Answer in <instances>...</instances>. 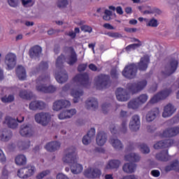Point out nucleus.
Listing matches in <instances>:
<instances>
[{
	"mask_svg": "<svg viewBox=\"0 0 179 179\" xmlns=\"http://www.w3.org/2000/svg\"><path fill=\"white\" fill-rule=\"evenodd\" d=\"M65 111L67 118H72V117L76 114V109L66 110Z\"/></svg>",
	"mask_w": 179,
	"mask_h": 179,
	"instance_id": "603ef678",
	"label": "nucleus"
},
{
	"mask_svg": "<svg viewBox=\"0 0 179 179\" xmlns=\"http://www.w3.org/2000/svg\"><path fill=\"white\" fill-rule=\"evenodd\" d=\"M140 150H141V152H142V153H144L145 155L150 153V149L145 143H142L140 145Z\"/></svg>",
	"mask_w": 179,
	"mask_h": 179,
	"instance_id": "a18cd8bd",
	"label": "nucleus"
},
{
	"mask_svg": "<svg viewBox=\"0 0 179 179\" xmlns=\"http://www.w3.org/2000/svg\"><path fill=\"white\" fill-rule=\"evenodd\" d=\"M48 69V62H41L38 67H34L31 71V75L38 73L40 71H47Z\"/></svg>",
	"mask_w": 179,
	"mask_h": 179,
	"instance_id": "c85d7f7f",
	"label": "nucleus"
},
{
	"mask_svg": "<svg viewBox=\"0 0 179 179\" xmlns=\"http://www.w3.org/2000/svg\"><path fill=\"white\" fill-rule=\"evenodd\" d=\"M143 13L144 15H150V13H158V15H160V13H162V10L159 8H155L151 10H145Z\"/></svg>",
	"mask_w": 179,
	"mask_h": 179,
	"instance_id": "864d4df0",
	"label": "nucleus"
},
{
	"mask_svg": "<svg viewBox=\"0 0 179 179\" xmlns=\"http://www.w3.org/2000/svg\"><path fill=\"white\" fill-rule=\"evenodd\" d=\"M150 174L151 176H152V177H155V178L160 177V171L156 170V169L152 170L151 171Z\"/></svg>",
	"mask_w": 179,
	"mask_h": 179,
	"instance_id": "052dcab7",
	"label": "nucleus"
},
{
	"mask_svg": "<svg viewBox=\"0 0 179 179\" xmlns=\"http://www.w3.org/2000/svg\"><path fill=\"white\" fill-rule=\"evenodd\" d=\"M15 100V96L10 94L1 98L2 103H12Z\"/></svg>",
	"mask_w": 179,
	"mask_h": 179,
	"instance_id": "37998d69",
	"label": "nucleus"
},
{
	"mask_svg": "<svg viewBox=\"0 0 179 179\" xmlns=\"http://www.w3.org/2000/svg\"><path fill=\"white\" fill-rule=\"evenodd\" d=\"M176 108L171 103L167 104L164 108V112L162 113V117L164 118H168L169 117H171L176 113Z\"/></svg>",
	"mask_w": 179,
	"mask_h": 179,
	"instance_id": "5701e85b",
	"label": "nucleus"
},
{
	"mask_svg": "<svg viewBox=\"0 0 179 179\" xmlns=\"http://www.w3.org/2000/svg\"><path fill=\"white\" fill-rule=\"evenodd\" d=\"M139 47H142V43H133L127 45L125 50L126 51H131V50H136Z\"/></svg>",
	"mask_w": 179,
	"mask_h": 179,
	"instance_id": "c03bdc74",
	"label": "nucleus"
},
{
	"mask_svg": "<svg viewBox=\"0 0 179 179\" xmlns=\"http://www.w3.org/2000/svg\"><path fill=\"white\" fill-rule=\"evenodd\" d=\"M50 80V77L48 76L42 75L36 79V89L37 92H41V93H55L57 92V87L54 85L47 86L45 82Z\"/></svg>",
	"mask_w": 179,
	"mask_h": 179,
	"instance_id": "39448f33",
	"label": "nucleus"
},
{
	"mask_svg": "<svg viewBox=\"0 0 179 179\" xmlns=\"http://www.w3.org/2000/svg\"><path fill=\"white\" fill-rule=\"evenodd\" d=\"M146 26L149 27H157V26H159V22H157V20L152 18L149 20L148 23H147Z\"/></svg>",
	"mask_w": 179,
	"mask_h": 179,
	"instance_id": "49530a36",
	"label": "nucleus"
},
{
	"mask_svg": "<svg viewBox=\"0 0 179 179\" xmlns=\"http://www.w3.org/2000/svg\"><path fill=\"white\" fill-rule=\"evenodd\" d=\"M110 76L112 79H118V73L117 72V70L112 69L110 71Z\"/></svg>",
	"mask_w": 179,
	"mask_h": 179,
	"instance_id": "bf43d9fd",
	"label": "nucleus"
},
{
	"mask_svg": "<svg viewBox=\"0 0 179 179\" xmlns=\"http://www.w3.org/2000/svg\"><path fill=\"white\" fill-rule=\"evenodd\" d=\"M51 120V115L48 113H39L35 115V120L38 124L45 126L48 124Z\"/></svg>",
	"mask_w": 179,
	"mask_h": 179,
	"instance_id": "f8f14e48",
	"label": "nucleus"
},
{
	"mask_svg": "<svg viewBox=\"0 0 179 179\" xmlns=\"http://www.w3.org/2000/svg\"><path fill=\"white\" fill-rule=\"evenodd\" d=\"M73 82L76 83L77 90H71V96L73 97V103H79V99L83 96V90L80 87H89V74L87 73L77 74L73 78Z\"/></svg>",
	"mask_w": 179,
	"mask_h": 179,
	"instance_id": "7ed1b4c3",
	"label": "nucleus"
},
{
	"mask_svg": "<svg viewBox=\"0 0 179 179\" xmlns=\"http://www.w3.org/2000/svg\"><path fill=\"white\" fill-rule=\"evenodd\" d=\"M43 52V48L40 45H34L29 49V54L30 58L32 59H36V58H40Z\"/></svg>",
	"mask_w": 179,
	"mask_h": 179,
	"instance_id": "aec40b11",
	"label": "nucleus"
},
{
	"mask_svg": "<svg viewBox=\"0 0 179 179\" xmlns=\"http://www.w3.org/2000/svg\"><path fill=\"white\" fill-rule=\"evenodd\" d=\"M122 170L124 173H127V174H132L136 170V164L134 163L124 164L122 166Z\"/></svg>",
	"mask_w": 179,
	"mask_h": 179,
	"instance_id": "72a5a7b5",
	"label": "nucleus"
},
{
	"mask_svg": "<svg viewBox=\"0 0 179 179\" xmlns=\"http://www.w3.org/2000/svg\"><path fill=\"white\" fill-rule=\"evenodd\" d=\"M58 118L59 120H67V117H66V113L65 110H64L63 112L60 113L59 115H58Z\"/></svg>",
	"mask_w": 179,
	"mask_h": 179,
	"instance_id": "0e129e2a",
	"label": "nucleus"
},
{
	"mask_svg": "<svg viewBox=\"0 0 179 179\" xmlns=\"http://www.w3.org/2000/svg\"><path fill=\"white\" fill-rule=\"evenodd\" d=\"M86 178H99L101 176V171L97 168H88L84 171Z\"/></svg>",
	"mask_w": 179,
	"mask_h": 179,
	"instance_id": "4468645a",
	"label": "nucleus"
},
{
	"mask_svg": "<svg viewBox=\"0 0 179 179\" xmlns=\"http://www.w3.org/2000/svg\"><path fill=\"white\" fill-rule=\"evenodd\" d=\"M140 128H141V117L138 115H134L129 122V129L133 132H136V131H139Z\"/></svg>",
	"mask_w": 179,
	"mask_h": 179,
	"instance_id": "f3484780",
	"label": "nucleus"
},
{
	"mask_svg": "<svg viewBox=\"0 0 179 179\" xmlns=\"http://www.w3.org/2000/svg\"><path fill=\"white\" fill-rule=\"evenodd\" d=\"M174 145V140L173 139H167L159 141L158 143L154 145V148L159 149H167V148H171Z\"/></svg>",
	"mask_w": 179,
	"mask_h": 179,
	"instance_id": "6ab92c4d",
	"label": "nucleus"
},
{
	"mask_svg": "<svg viewBox=\"0 0 179 179\" xmlns=\"http://www.w3.org/2000/svg\"><path fill=\"white\" fill-rule=\"evenodd\" d=\"M171 93H173V89L171 87L162 90L154 95L149 103L150 104H156V103H159L162 100H166V98L169 97Z\"/></svg>",
	"mask_w": 179,
	"mask_h": 179,
	"instance_id": "9d476101",
	"label": "nucleus"
},
{
	"mask_svg": "<svg viewBox=\"0 0 179 179\" xmlns=\"http://www.w3.org/2000/svg\"><path fill=\"white\" fill-rule=\"evenodd\" d=\"M129 117V115L128 114V112L125 110H121L120 113V118H128Z\"/></svg>",
	"mask_w": 179,
	"mask_h": 179,
	"instance_id": "680f3d73",
	"label": "nucleus"
},
{
	"mask_svg": "<svg viewBox=\"0 0 179 179\" xmlns=\"http://www.w3.org/2000/svg\"><path fill=\"white\" fill-rule=\"evenodd\" d=\"M36 173V166L32 164H28L26 167L21 168L17 171V176L20 178H29Z\"/></svg>",
	"mask_w": 179,
	"mask_h": 179,
	"instance_id": "9b49d317",
	"label": "nucleus"
},
{
	"mask_svg": "<svg viewBox=\"0 0 179 179\" xmlns=\"http://www.w3.org/2000/svg\"><path fill=\"white\" fill-rule=\"evenodd\" d=\"M87 68V63H85V64H79L77 69L78 72H85Z\"/></svg>",
	"mask_w": 179,
	"mask_h": 179,
	"instance_id": "4d7b16f0",
	"label": "nucleus"
},
{
	"mask_svg": "<svg viewBox=\"0 0 179 179\" xmlns=\"http://www.w3.org/2000/svg\"><path fill=\"white\" fill-rule=\"evenodd\" d=\"M111 16H113V12L110 10H105L104 15L103 16V20H110Z\"/></svg>",
	"mask_w": 179,
	"mask_h": 179,
	"instance_id": "de8ad7c7",
	"label": "nucleus"
},
{
	"mask_svg": "<svg viewBox=\"0 0 179 179\" xmlns=\"http://www.w3.org/2000/svg\"><path fill=\"white\" fill-rule=\"evenodd\" d=\"M20 134L22 136L30 137L33 135V129L30 124H23L21 126Z\"/></svg>",
	"mask_w": 179,
	"mask_h": 179,
	"instance_id": "412c9836",
	"label": "nucleus"
},
{
	"mask_svg": "<svg viewBox=\"0 0 179 179\" xmlns=\"http://www.w3.org/2000/svg\"><path fill=\"white\" fill-rule=\"evenodd\" d=\"M44 108H45V103L43 101H34L29 103L30 110H44Z\"/></svg>",
	"mask_w": 179,
	"mask_h": 179,
	"instance_id": "393cba45",
	"label": "nucleus"
},
{
	"mask_svg": "<svg viewBox=\"0 0 179 179\" xmlns=\"http://www.w3.org/2000/svg\"><path fill=\"white\" fill-rule=\"evenodd\" d=\"M30 148V141H20L19 143V148L20 150H26V149H29Z\"/></svg>",
	"mask_w": 179,
	"mask_h": 179,
	"instance_id": "a19ab883",
	"label": "nucleus"
},
{
	"mask_svg": "<svg viewBox=\"0 0 179 179\" xmlns=\"http://www.w3.org/2000/svg\"><path fill=\"white\" fill-rule=\"evenodd\" d=\"M15 162L17 166H24L27 163V158L24 155H19L15 157Z\"/></svg>",
	"mask_w": 179,
	"mask_h": 179,
	"instance_id": "4c0bfd02",
	"label": "nucleus"
},
{
	"mask_svg": "<svg viewBox=\"0 0 179 179\" xmlns=\"http://www.w3.org/2000/svg\"><path fill=\"white\" fill-rule=\"evenodd\" d=\"M85 104L87 110H90V108H92V110L99 108V101L94 97L88 98L85 101Z\"/></svg>",
	"mask_w": 179,
	"mask_h": 179,
	"instance_id": "bb28decb",
	"label": "nucleus"
},
{
	"mask_svg": "<svg viewBox=\"0 0 179 179\" xmlns=\"http://www.w3.org/2000/svg\"><path fill=\"white\" fill-rule=\"evenodd\" d=\"M68 5V0H58L57 6L58 8H66Z\"/></svg>",
	"mask_w": 179,
	"mask_h": 179,
	"instance_id": "6e6d98bb",
	"label": "nucleus"
},
{
	"mask_svg": "<svg viewBox=\"0 0 179 179\" xmlns=\"http://www.w3.org/2000/svg\"><path fill=\"white\" fill-rule=\"evenodd\" d=\"M150 64V57L148 55H144L140 59V62L131 63L126 66L122 71V75L127 79H135L136 78V73L138 71L141 72H145Z\"/></svg>",
	"mask_w": 179,
	"mask_h": 179,
	"instance_id": "f03ea898",
	"label": "nucleus"
},
{
	"mask_svg": "<svg viewBox=\"0 0 179 179\" xmlns=\"http://www.w3.org/2000/svg\"><path fill=\"white\" fill-rule=\"evenodd\" d=\"M19 96L21 99L24 100H31L33 99V92H27L25 90H22L20 91Z\"/></svg>",
	"mask_w": 179,
	"mask_h": 179,
	"instance_id": "e433bc0d",
	"label": "nucleus"
},
{
	"mask_svg": "<svg viewBox=\"0 0 179 179\" xmlns=\"http://www.w3.org/2000/svg\"><path fill=\"white\" fill-rule=\"evenodd\" d=\"M61 148V143L57 141H52L50 143H48L45 145V149L48 150V152H55V150H58Z\"/></svg>",
	"mask_w": 179,
	"mask_h": 179,
	"instance_id": "c756f323",
	"label": "nucleus"
},
{
	"mask_svg": "<svg viewBox=\"0 0 179 179\" xmlns=\"http://www.w3.org/2000/svg\"><path fill=\"white\" fill-rule=\"evenodd\" d=\"M121 164V162L118 159H112L108 162L107 169H118Z\"/></svg>",
	"mask_w": 179,
	"mask_h": 179,
	"instance_id": "58836bf2",
	"label": "nucleus"
},
{
	"mask_svg": "<svg viewBox=\"0 0 179 179\" xmlns=\"http://www.w3.org/2000/svg\"><path fill=\"white\" fill-rule=\"evenodd\" d=\"M0 162L1 163H5L6 162V157H5V154H3V151L0 149Z\"/></svg>",
	"mask_w": 179,
	"mask_h": 179,
	"instance_id": "e2e57ef3",
	"label": "nucleus"
},
{
	"mask_svg": "<svg viewBox=\"0 0 179 179\" xmlns=\"http://www.w3.org/2000/svg\"><path fill=\"white\" fill-rule=\"evenodd\" d=\"M95 85L98 90L107 89L110 85V76L107 74L101 73L94 78Z\"/></svg>",
	"mask_w": 179,
	"mask_h": 179,
	"instance_id": "6e6552de",
	"label": "nucleus"
},
{
	"mask_svg": "<svg viewBox=\"0 0 179 179\" xmlns=\"http://www.w3.org/2000/svg\"><path fill=\"white\" fill-rule=\"evenodd\" d=\"M76 148L71 146L64 150L62 158L64 163H68L73 174H79L83 171V166L76 162Z\"/></svg>",
	"mask_w": 179,
	"mask_h": 179,
	"instance_id": "20e7f679",
	"label": "nucleus"
},
{
	"mask_svg": "<svg viewBox=\"0 0 179 179\" xmlns=\"http://www.w3.org/2000/svg\"><path fill=\"white\" fill-rule=\"evenodd\" d=\"M155 157L159 162H169L171 159V157L169 155V150H162L156 154Z\"/></svg>",
	"mask_w": 179,
	"mask_h": 179,
	"instance_id": "a878e982",
	"label": "nucleus"
},
{
	"mask_svg": "<svg viewBox=\"0 0 179 179\" xmlns=\"http://www.w3.org/2000/svg\"><path fill=\"white\" fill-rule=\"evenodd\" d=\"M124 159L127 162H130V163H136L141 160V157L136 153H130L125 155Z\"/></svg>",
	"mask_w": 179,
	"mask_h": 179,
	"instance_id": "c9c22d12",
	"label": "nucleus"
},
{
	"mask_svg": "<svg viewBox=\"0 0 179 179\" xmlns=\"http://www.w3.org/2000/svg\"><path fill=\"white\" fill-rule=\"evenodd\" d=\"M179 134V127H174L166 129L162 134H161L162 138H173V136H177Z\"/></svg>",
	"mask_w": 179,
	"mask_h": 179,
	"instance_id": "a211bd4d",
	"label": "nucleus"
},
{
	"mask_svg": "<svg viewBox=\"0 0 179 179\" xmlns=\"http://www.w3.org/2000/svg\"><path fill=\"white\" fill-rule=\"evenodd\" d=\"M101 108L103 114H107V113H108V111H110V109L111 108V104L103 103L101 106Z\"/></svg>",
	"mask_w": 179,
	"mask_h": 179,
	"instance_id": "8fccbe9b",
	"label": "nucleus"
},
{
	"mask_svg": "<svg viewBox=\"0 0 179 179\" xmlns=\"http://www.w3.org/2000/svg\"><path fill=\"white\" fill-rule=\"evenodd\" d=\"M8 4L10 6L13 8H16L17 6V1L16 0H8ZM22 6L24 8H30V6H33V0H21Z\"/></svg>",
	"mask_w": 179,
	"mask_h": 179,
	"instance_id": "4be33fe9",
	"label": "nucleus"
},
{
	"mask_svg": "<svg viewBox=\"0 0 179 179\" xmlns=\"http://www.w3.org/2000/svg\"><path fill=\"white\" fill-rule=\"evenodd\" d=\"M71 107V102L68 100L59 99L53 103V110L55 111H59L62 108H68Z\"/></svg>",
	"mask_w": 179,
	"mask_h": 179,
	"instance_id": "dca6fc26",
	"label": "nucleus"
},
{
	"mask_svg": "<svg viewBox=\"0 0 179 179\" xmlns=\"http://www.w3.org/2000/svg\"><path fill=\"white\" fill-rule=\"evenodd\" d=\"M96 141L99 146H104L106 142H107V135L104 131H99L97 134Z\"/></svg>",
	"mask_w": 179,
	"mask_h": 179,
	"instance_id": "7c9ffc66",
	"label": "nucleus"
},
{
	"mask_svg": "<svg viewBox=\"0 0 179 179\" xmlns=\"http://www.w3.org/2000/svg\"><path fill=\"white\" fill-rule=\"evenodd\" d=\"M64 54H61L56 59V68L58 71L55 73V79L58 83H65L68 80V73L64 69V62L70 66H73L78 62V54L72 46H65L63 49Z\"/></svg>",
	"mask_w": 179,
	"mask_h": 179,
	"instance_id": "f257e3e1",
	"label": "nucleus"
},
{
	"mask_svg": "<svg viewBox=\"0 0 179 179\" xmlns=\"http://www.w3.org/2000/svg\"><path fill=\"white\" fill-rule=\"evenodd\" d=\"M3 124H6V125H8V128H11L12 129H16V128H17V121L15 120V119H14L12 117L10 116H6L5 121L3 122Z\"/></svg>",
	"mask_w": 179,
	"mask_h": 179,
	"instance_id": "473e14b6",
	"label": "nucleus"
},
{
	"mask_svg": "<svg viewBox=\"0 0 179 179\" xmlns=\"http://www.w3.org/2000/svg\"><path fill=\"white\" fill-rule=\"evenodd\" d=\"M116 99L118 101H128L131 99V95L123 88H117L115 92Z\"/></svg>",
	"mask_w": 179,
	"mask_h": 179,
	"instance_id": "2eb2a0df",
	"label": "nucleus"
},
{
	"mask_svg": "<svg viewBox=\"0 0 179 179\" xmlns=\"http://www.w3.org/2000/svg\"><path fill=\"white\" fill-rule=\"evenodd\" d=\"M147 129L148 132H150V134H153V132L156 131L157 128L156 126H148Z\"/></svg>",
	"mask_w": 179,
	"mask_h": 179,
	"instance_id": "338daca9",
	"label": "nucleus"
},
{
	"mask_svg": "<svg viewBox=\"0 0 179 179\" xmlns=\"http://www.w3.org/2000/svg\"><path fill=\"white\" fill-rule=\"evenodd\" d=\"M12 136H13V134L12 133V131L8 129H4L2 131V134L0 136L1 141L2 142H8L12 139Z\"/></svg>",
	"mask_w": 179,
	"mask_h": 179,
	"instance_id": "2f4dec72",
	"label": "nucleus"
},
{
	"mask_svg": "<svg viewBox=\"0 0 179 179\" xmlns=\"http://www.w3.org/2000/svg\"><path fill=\"white\" fill-rule=\"evenodd\" d=\"M96 135V129L94 128H91L87 132V135L84 136L83 138V145H89L92 142V139L94 138Z\"/></svg>",
	"mask_w": 179,
	"mask_h": 179,
	"instance_id": "b1692460",
	"label": "nucleus"
},
{
	"mask_svg": "<svg viewBox=\"0 0 179 179\" xmlns=\"http://www.w3.org/2000/svg\"><path fill=\"white\" fill-rule=\"evenodd\" d=\"M127 106H128L129 108H131L132 110H136V108H139V106H141V104L139 103L138 99L136 98V99L131 100L128 103Z\"/></svg>",
	"mask_w": 179,
	"mask_h": 179,
	"instance_id": "ea45409f",
	"label": "nucleus"
},
{
	"mask_svg": "<svg viewBox=\"0 0 179 179\" xmlns=\"http://www.w3.org/2000/svg\"><path fill=\"white\" fill-rule=\"evenodd\" d=\"M127 122H128L127 120H123L122 122V127L119 129V132H122V134H127Z\"/></svg>",
	"mask_w": 179,
	"mask_h": 179,
	"instance_id": "09e8293b",
	"label": "nucleus"
},
{
	"mask_svg": "<svg viewBox=\"0 0 179 179\" xmlns=\"http://www.w3.org/2000/svg\"><path fill=\"white\" fill-rule=\"evenodd\" d=\"M5 64L7 66L8 71H12L16 66V55L13 53H8L5 57Z\"/></svg>",
	"mask_w": 179,
	"mask_h": 179,
	"instance_id": "ddd939ff",
	"label": "nucleus"
},
{
	"mask_svg": "<svg viewBox=\"0 0 179 179\" xmlns=\"http://www.w3.org/2000/svg\"><path fill=\"white\" fill-rule=\"evenodd\" d=\"M157 83H154L150 88V92H151L152 93H155V92L157 91Z\"/></svg>",
	"mask_w": 179,
	"mask_h": 179,
	"instance_id": "69168bd1",
	"label": "nucleus"
},
{
	"mask_svg": "<svg viewBox=\"0 0 179 179\" xmlns=\"http://www.w3.org/2000/svg\"><path fill=\"white\" fill-rule=\"evenodd\" d=\"M177 68H178V60L176 59V58H171L169 64H167L164 66V71H162V76L163 78L171 76V75H173L177 71Z\"/></svg>",
	"mask_w": 179,
	"mask_h": 179,
	"instance_id": "0eeeda50",
	"label": "nucleus"
},
{
	"mask_svg": "<svg viewBox=\"0 0 179 179\" xmlns=\"http://www.w3.org/2000/svg\"><path fill=\"white\" fill-rule=\"evenodd\" d=\"M136 99H137L139 104H144V103H146V101H148V99H149V96H148V94H143Z\"/></svg>",
	"mask_w": 179,
	"mask_h": 179,
	"instance_id": "79ce46f5",
	"label": "nucleus"
},
{
	"mask_svg": "<svg viewBox=\"0 0 179 179\" xmlns=\"http://www.w3.org/2000/svg\"><path fill=\"white\" fill-rule=\"evenodd\" d=\"M80 29L82 31H84L85 33H92V31H93L92 27L89 25H83L81 26Z\"/></svg>",
	"mask_w": 179,
	"mask_h": 179,
	"instance_id": "5fc2aeb1",
	"label": "nucleus"
},
{
	"mask_svg": "<svg viewBox=\"0 0 179 179\" xmlns=\"http://www.w3.org/2000/svg\"><path fill=\"white\" fill-rule=\"evenodd\" d=\"M56 179H69V178L64 173H58L56 176Z\"/></svg>",
	"mask_w": 179,
	"mask_h": 179,
	"instance_id": "774afa93",
	"label": "nucleus"
},
{
	"mask_svg": "<svg viewBox=\"0 0 179 179\" xmlns=\"http://www.w3.org/2000/svg\"><path fill=\"white\" fill-rule=\"evenodd\" d=\"M117 128L118 127L115 126V124L110 126V131L113 136L110 137L109 142L115 149L120 150L124 148V145H122V143H121V141L117 138V136H114V135H117V134H118Z\"/></svg>",
	"mask_w": 179,
	"mask_h": 179,
	"instance_id": "1a4fd4ad",
	"label": "nucleus"
},
{
	"mask_svg": "<svg viewBox=\"0 0 179 179\" xmlns=\"http://www.w3.org/2000/svg\"><path fill=\"white\" fill-rule=\"evenodd\" d=\"M148 86V80H141L137 81L136 83H129L127 85V89L129 90V93L131 94H135L136 93H139V92H142L145 87Z\"/></svg>",
	"mask_w": 179,
	"mask_h": 179,
	"instance_id": "423d86ee",
	"label": "nucleus"
},
{
	"mask_svg": "<svg viewBox=\"0 0 179 179\" xmlns=\"http://www.w3.org/2000/svg\"><path fill=\"white\" fill-rule=\"evenodd\" d=\"M16 75L20 80H24L27 78L26 69L23 66H18L15 70Z\"/></svg>",
	"mask_w": 179,
	"mask_h": 179,
	"instance_id": "f704fd0d",
	"label": "nucleus"
},
{
	"mask_svg": "<svg viewBox=\"0 0 179 179\" xmlns=\"http://www.w3.org/2000/svg\"><path fill=\"white\" fill-rule=\"evenodd\" d=\"M107 36H108V37H112L113 38H119L121 35L118 34V32H108Z\"/></svg>",
	"mask_w": 179,
	"mask_h": 179,
	"instance_id": "13d9d810",
	"label": "nucleus"
},
{
	"mask_svg": "<svg viewBox=\"0 0 179 179\" xmlns=\"http://www.w3.org/2000/svg\"><path fill=\"white\" fill-rule=\"evenodd\" d=\"M159 108H154L150 110L146 115V120L148 122H152L156 120V117L159 115Z\"/></svg>",
	"mask_w": 179,
	"mask_h": 179,
	"instance_id": "cd10ccee",
	"label": "nucleus"
},
{
	"mask_svg": "<svg viewBox=\"0 0 179 179\" xmlns=\"http://www.w3.org/2000/svg\"><path fill=\"white\" fill-rule=\"evenodd\" d=\"M50 171L49 170L43 171L36 176V179H43L45 176H48L50 174Z\"/></svg>",
	"mask_w": 179,
	"mask_h": 179,
	"instance_id": "3c124183",
	"label": "nucleus"
}]
</instances>
